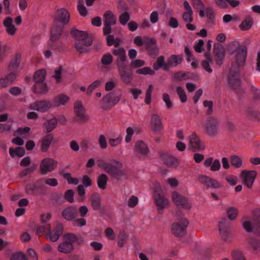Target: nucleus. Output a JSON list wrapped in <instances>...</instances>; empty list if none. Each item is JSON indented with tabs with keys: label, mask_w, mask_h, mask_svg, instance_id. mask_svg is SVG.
<instances>
[{
	"label": "nucleus",
	"mask_w": 260,
	"mask_h": 260,
	"mask_svg": "<svg viewBox=\"0 0 260 260\" xmlns=\"http://www.w3.org/2000/svg\"><path fill=\"white\" fill-rule=\"evenodd\" d=\"M108 176L105 174H100L97 178V184L99 188L104 190L107 187Z\"/></svg>",
	"instance_id": "43"
},
{
	"label": "nucleus",
	"mask_w": 260,
	"mask_h": 260,
	"mask_svg": "<svg viewBox=\"0 0 260 260\" xmlns=\"http://www.w3.org/2000/svg\"><path fill=\"white\" fill-rule=\"evenodd\" d=\"M153 199L155 204L157 207L158 212L163 213V209L169 204V201L164 195L161 186L157 184L154 189Z\"/></svg>",
	"instance_id": "2"
},
{
	"label": "nucleus",
	"mask_w": 260,
	"mask_h": 260,
	"mask_svg": "<svg viewBox=\"0 0 260 260\" xmlns=\"http://www.w3.org/2000/svg\"><path fill=\"white\" fill-rule=\"evenodd\" d=\"M213 53L216 64L218 66L222 64L225 57V51L223 46L221 44H215L214 45Z\"/></svg>",
	"instance_id": "19"
},
{
	"label": "nucleus",
	"mask_w": 260,
	"mask_h": 260,
	"mask_svg": "<svg viewBox=\"0 0 260 260\" xmlns=\"http://www.w3.org/2000/svg\"><path fill=\"white\" fill-rule=\"evenodd\" d=\"M198 180L200 183L205 184L207 189L209 187L219 188L221 187V184L217 180L206 175L200 176Z\"/></svg>",
	"instance_id": "22"
},
{
	"label": "nucleus",
	"mask_w": 260,
	"mask_h": 260,
	"mask_svg": "<svg viewBox=\"0 0 260 260\" xmlns=\"http://www.w3.org/2000/svg\"><path fill=\"white\" fill-rule=\"evenodd\" d=\"M239 46L240 43L237 41H234L230 43L228 47V50L230 54L232 55L236 52L237 50H238Z\"/></svg>",
	"instance_id": "53"
},
{
	"label": "nucleus",
	"mask_w": 260,
	"mask_h": 260,
	"mask_svg": "<svg viewBox=\"0 0 260 260\" xmlns=\"http://www.w3.org/2000/svg\"><path fill=\"white\" fill-rule=\"evenodd\" d=\"M50 229L51 226L49 224H45L44 225L39 226L37 228V234L39 236H41L46 232H48Z\"/></svg>",
	"instance_id": "56"
},
{
	"label": "nucleus",
	"mask_w": 260,
	"mask_h": 260,
	"mask_svg": "<svg viewBox=\"0 0 260 260\" xmlns=\"http://www.w3.org/2000/svg\"><path fill=\"white\" fill-rule=\"evenodd\" d=\"M57 125L56 117H54L50 119L46 120L43 124V132L46 134H49L54 129Z\"/></svg>",
	"instance_id": "30"
},
{
	"label": "nucleus",
	"mask_w": 260,
	"mask_h": 260,
	"mask_svg": "<svg viewBox=\"0 0 260 260\" xmlns=\"http://www.w3.org/2000/svg\"><path fill=\"white\" fill-rule=\"evenodd\" d=\"M113 61V57L110 53L104 54L101 59L102 64L104 66H109L112 63Z\"/></svg>",
	"instance_id": "49"
},
{
	"label": "nucleus",
	"mask_w": 260,
	"mask_h": 260,
	"mask_svg": "<svg viewBox=\"0 0 260 260\" xmlns=\"http://www.w3.org/2000/svg\"><path fill=\"white\" fill-rule=\"evenodd\" d=\"M40 187L35 184H28L25 186V192L29 195H38Z\"/></svg>",
	"instance_id": "46"
},
{
	"label": "nucleus",
	"mask_w": 260,
	"mask_h": 260,
	"mask_svg": "<svg viewBox=\"0 0 260 260\" xmlns=\"http://www.w3.org/2000/svg\"><path fill=\"white\" fill-rule=\"evenodd\" d=\"M122 141V137L121 135H119L117 138L115 139H110L109 140V143L110 145L112 147H116L121 144Z\"/></svg>",
	"instance_id": "61"
},
{
	"label": "nucleus",
	"mask_w": 260,
	"mask_h": 260,
	"mask_svg": "<svg viewBox=\"0 0 260 260\" xmlns=\"http://www.w3.org/2000/svg\"><path fill=\"white\" fill-rule=\"evenodd\" d=\"M52 107V103L48 100L37 101L30 105L29 108L41 112H45Z\"/></svg>",
	"instance_id": "14"
},
{
	"label": "nucleus",
	"mask_w": 260,
	"mask_h": 260,
	"mask_svg": "<svg viewBox=\"0 0 260 260\" xmlns=\"http://www.w3.org/2000/svg\"><path fill=\"white\" fill-rule=\"evenodd\" d=\"M63 29V25L58 24L56 22H53L51 29L50 42H56L61 35Z\"/></svg>",
	"instance_id": "25"
},
{
	"label": "nucleus",
	"mask_w": 260,
	"mask_h": 260,
	"mask_svg": "<svg viewBox=\"0 0 260 260\" xmlns=\"http://www.w3.org/2000/svg\"><path fill=\"white\" fill-rule=\"evenodd\" d=\"M78 215V208L75 206H68L61 212V216L68 221H72Z\"/></svg>",
	"instance_id": "17"
},
{
	"label": "nucleus",
	"mask_w": 260,
	"mask_h": 260,
	"mask_svg": "<svg viewBox=\"0 0 260 260\" xmlns=\"http://www.w3.org/2000/svg\"><path fill=\"white\" fill-rule=\"evenodd\" d=\"M83 241L82 237H78L74 233H66L62 237V241L58 246V251L60 253L69 254L75 250V243L81 245Z\"/></svg>",
	"instance_id": "1"
},
{
	"label": "nucleus",
	"mask_w": 260,
	"mask_h": 260,
	"mask_svg": "<svg viewBox=\"0 0 260 260\" xmlns=\"http://www.w3.org/2000/svg\"><path fill=\"white\" fill-rule=\"evenodd\" d=\"M255 222L253 224V233L260 237V209L254 211Z\"/></svg>",
	"instance_id": "37"
},
{
	"label": "nucleus",
	"mask_w": 260,
	"mask_h": 260,
	"mask_svg": "<svg viewBox=\"0 0 260 260\" xmlns=\"http://www.w3.org/2000/svg\"><path fill=\"white\" fill-rule=\"evenodd\" d=\"M233 67L230 70L228 77V84L229 87L234 90H242L241 87L242 81L240 78V71L239 69L233 70Z\"/></svg>",
	"instance_id": "5"
},
{
	"label": "nucleus",
	"mask_w": 260,
	"mask_h": 260,
	"mask_svg": "<svg viewBox=\"0 0 260 260\" xmlns=\"http://www.w3.org/2000/svg\"><path fill=\"white\" fill-rule=\"evenodd\" d=\"M204 165L206 167H210V170L213 172L219 171L221 168L220 161L218 159L213 160L212 157L206 158L204 161Z\"/></svg>",
	"instance_id": "29"
},
{
	"label": "nucleus",
	"mask_w": 260,
	"mask_h": 260,
	"mask_svg": "<svg viewBox=\"0 0 260 260\" xmlns=\"http://www.w3.org/2000/svg\"><path fill=\"white\" fill-rule=\"evenodd\" d=\"M156 41L154 38H150L145 42V48L151 56L156 55L158 53V48L156 45Z\"/></svg>",
	"instance_id": "27"
},
{
	"label": "nucleus",
	"mask_w": 260,
	"mask_h": 260,
	"mask_svg": "<svg viewBox=\"0 0 260 260\" xmlns=\"http://www.w3.org/2000/svg\"><path fill=\"white\" fill-rule=\"evenodd\" d=\"M253 23L254 21L252 17L248 16L239 25V28L242 31H246L252 27Z\"/></svg>",
	"instance_id": "39"
},
{
	"label": "nucleus",
	"mask_w": 260,
	"mask_h": 260,
	"mask_svg": "<svg viewBox=\"0 0 260 260\" xmlns=\"http://www.w3.org/2000/svg\"><path fill=\"white\" fill-rule=\"evenodd\" d=\"M250 247L255 252L260 251V240L255 238H249L247 240Z\"/></svg>",
	"instance_id": "42"
},
{
	"label": "nucleus",
	"mask_w": 260,
	"mask_h": 260,
	"mask_svg": "<svg viewBox=\"0 0 260 260\" xmlns=\"http://www.w3.org/2000/svg\"><path fill=\"white\" fill-rule=\"evenodd\" d=\"M63 231V226L62 224L58 223L52 231H51V229L48 231L46 234L47 238L53 242H56L62 234Z\"/></svg>",
	"instance_id": "20"
},
{
	"label": "nucleus",
	"mask_w": 260,
	"mask_h": 260,
	"mask_svg": "<svg viewBox=\"0 0 260 260\" xmlns=\"http://www.w3.org/2000/svg\"><path fill=\"white\" fill-rule=\"evenodd\" d=\"M128 235L124 232H120L118 236V246L119 247H122L127 241Z\"/></svg>",
	"instance_id": "50"
},
{
	"label": "nucleus",
	"mask_w": 260,
	"mask_h": 260,
	"mask_svg": "<svg viewBox=\"0 0 260 260\" xmlns=\"http://www.w3.org/2000/svg\"><path fill=\"white\" fill-rule=\"evenodd\" d=\"M176 91L181 102L185 103L187 101V96L184 89L180 86H178L176 89Z\"/></svg>",
	"instance_id": "58"
},
{
	"label": "nucleus",
	"mask_w": 260,
	"mask_h": 260,
	"mask_svg": "<svg viewBox=\"0 0 260 260\" xmlns=\"http://www.w3.org/2000/svg\"><path fill=\"white\" fill-rule=\"evenodd\" d=\"M104 24H109L114 25L117 22L116 17L114 13L110 10L107 11L104 14Z\"/></svg>",
	"instance_id": "38"
},
{
	"label": "nucleus",
	"mask_w": 260,
	"mask_h": 260,
	"mask_svg": "<svg viewBox=\"0 0 260 260\" xmlns=\"http://www.w3.org/2000/svg\"><path fill=\"white\" fill-rule=\"evenodd\" d=\"M74 111L76 116L74 119V121L84 123L89 120V117L85 114V109L81 102H77L75 103Z\"/></svg>",
	"instance_id": "9"
},
{
	"label": "nucleus",
	"mask_w": 260,
	"mask_h": 260,
	"mask_svg": "<svg viewBox=\"0 0 260 260\" xmlns=\"http://www.w3.org/2000/svg\"><path fill=\"white\" fill-rule=\"evenodd\" d=\"M88 46H85L84 45V42H79L75 44V47L77 51L80 53H86L89 52V49L87 48Z\"/></svg>",
	"instance_id": "51"
},
{
	"label": "nucleus",
	"mask_w": 260,
	"mask_h": 260,
	"mask_svg": "<svg viewBox=\"0 0 260 260\" xmlns=\"http://www.w3.org/2000/svg\"><path fill=\"white\" fill-rule=\"evenodd\" d=\"M69 99V98L66 95L59 94L54 98L52 103V107H59L60 105H64Z\"/></svg>",
	"instance_id": "41"
},
{
	"label": "nucleus",
	"mask_w": 260,
	"mask_h": 260,
	"mask_svg": "<svg viewBox=\"0 0 260 260\" xmlns=\"http://www.w3.org/2000/svg\"><path fill=\"white\" fill-rule=\"evenodd\" d=\"M17 76V72L15 71L9 72L4 77L0 78V88H5L11 85L16 80Z\"/></svg>",
	"instance_id": "23"
},
{
	"label": "nucleus",
	"mask_w": 260,
	"mask_h": 260,
	"mask_svg": "<svg viewBox=\"0 0 260 260\" xmlns=\"http://www.w3.org/2000/svg\"><path fill=\"white\" fill-rule=\"evenodd\" d=\"M46 75V70L41 69L36 71L34 76V80L35 83L44 82Z\"/></svg>",
	"instance_id": "44"
},
{
	"label": "nucleus",
	"mask_w": 260,
	"mask_h": 260,
	"mask_svg": "<svg viewBox=\"0 0 260 260\" xmlns=\"http://www.w3.org/2000/svg\"><path fill=\"white\" fill-rule=\"evenodd\" d=\"M218 122L216 118L213 117H209L205 122V131L210 137L216 136L218 132Z\"/></svg>",
	"instance_id": "11"
},
{
	"label": "nucleus",
	"mask_w": 260,
	"mask_h": 260,
	"mask_svg": "<svg viewBox=\"0 0 260 260\" xmlns=\"http://www.w3.org/2000/svg\"><path fill=\"white\" fill-rule=\"evenodd\" d=\"M117 67L122 81L126 84L130 83L133 79V76L132 72L127 70V65L124 64Z\"/></svg>",
	"instance_id": "18"
},
{
	"label": "nucleus",
	"mask_w": 260,
	"mask_h": 260,
	"mask_svg": "<svg viewBox=\"0 0 260 260\" xmlns=\"http://www.w3.org/2000/svg\"><path fill=\"white\" fill-rule=\"evenodd\" d=\"M25 153V150L23 147H18L15 149L13 148H9V153L12 157H15V156L22 157Z\"/></svg>",
	"instance_id": "45"
},
{
	"label": "nucleus",
	"mask_w": 260,
	"mask_h": 260,
	"mask_svg": "<svg viewBox=\"0 0 260 260\" xmlns=\"http://www.w3.org/2000/svg\"><path fill=\"white\" fill-rule=\"evenodd\" d=\"M222 3H219L218 7L221 9H226L228 7V3L233 7L235 8L240 5V2L237 0H222Z\"/></svg>",
	"instance_id": "47"
},
{
	"label": "nucleus",
	"mask_w": 260,
	"mask_h": 260,
	"mask_svg": "<svg viewBox=\"0 0 260 260\" xmlns=\"http://www.w3.org/2000/svg\"><path fill=\"white\" fill-rule=\"evenodd\" d=\"M203 106L205 107L208 108V109L206 112L207 115H210L213 113V103L211 101H204L203 102Z\"/></svg>",
	"instance_id": "60"
},
{
	"label": "nucleus",
	"mask_w": 260,
	"mask_h": 260,
	"mask_svg": "<svg viewBox=\"0 0 260 260\" xmlns=\"http://www.w3.org/2000/svg\"><path fill=\"white\" fill-rule=\"evenodd\" d=\"M255 170H243L240 174V177L243 179V184L251 189L257 176Z\"/></svg>",
	"instance_id": "8"
},
{
	"label": "nucleus",
	"mask_w": 260,
	"mask_h": 260,
	"mask_svg": "<svg viewBox=\"0 0 260 260\" xmlns=\"http://www.w3.org/2000/svg\"><path fill=\"white\" fill-rule=\"evenodd\" d=\"M232 255L233 260H246L244 255L240 251H233Z\"/></svg>",
	"instance_id": "64"
},
{
	"label": "nucleus",
	"mask_w": 260,
	"mask_h": 260,
	"mask_svg": "<svg viewBox=\"0 0 260 260\" xmlns=\"http://www.w3.org/2000/svg\"><path fill=\"white\" fill-rule=\"evenodd\" d=\"M230 222L226 218H222L219 222V229L222 239L225 241L231 240L230 231Z\"/></svg>",
	"instance_id": "12"
},
{
	"label": "nucleus",
	"mask_w": 260,
	"mask_h": 260,
	"mask_svg": "<svg viewBox=\"0 0 260 260\" xmlns=\"http://www.w3.org/2000/svg\"><path fill=\"white\" fill-rule=\"evenodd\" d=\"M153 88V85L152 84H150L146 90L145 103L147 105H149L151 102V93L152 92Z\"/></svg>",
	"instance_id": "59"
},
{
	"label": "nucleus",
	"mask_w": 260,
	"mask_h": 260,
	"mask_svg": "<svg viewBox=\"0 0 260 260\" xmlns=\"http://www.w3.org/2000/svg\"><path fill=\"white\" fill-rule=\"evenodd\" d=\"M134 149L137 153L142 155H146L149 152V149L147 145L141 140L138 141L136 142Z\"/></svg>",
	"instance_id": "34"
},
{
	"label": "nucleus",
	"mask_w": 260,
	"mask_h": 260,
	"mask_svg": "<svg viewBox=\"0 0 260 260\" xmlns=\"http://www.w3.org/2000/svg\"><path fill=\"white\" fill-rule=\"evenodd\" d=\"M238 210L234 207H230L227 211V214L230 220H234L238 215Z\"/></svg>",
	"instance_id": "57"
},
{
	"label": "nucleus",
	"mask_w": 260,
	"mask_h": 260,
	"mask_svg": "<svg viewBox=\"0 0 260 260\" xmlns=\"http://www.w3.org/2000/svg\"><path fill=\"white\" fill-rule=\"evenodd\" d=\"M10 260H28L24 253L17 252L12 255Z\"/></svg>",
	"instance_id": "62"
},
{
	"label": "nucleus",
	"mask_w": 260,
	"mask_h": 260,
	"mask_svg": "<svg viewBox=\"0 0 260 260\" xmlns=\"http://www.w3.org/2000/svg\"><path fill=\"white\" fill-rule=\"evenodd\" d=\"M172 200L177 206H180L183 209L189 210L191 207L187 199L176 191L172 193Z\"/></svg>",
	"instance_id": "15"
},
{
	"label": "nucleus",
	"mask_w": 260,
	"mask_h": 260,
	"mask_svg": "<svg viewBox=\"0 0 260 260\" xmlns=\"http://www.w3.org/2000/svg\"><path fill=\"white\" fill-rule=\"evenodd\" d=\"M70 20V14L67 10L61 8L56 10L54 22H56L57 24L60 23V25L64 26L69 23Z\"/></svg>",
	"instance_id": "13"
},
{
	"label": "nucleus",
	"mask_w": 260,
	"mask_h": 260,
	"mask_svg": "<svg viewBox=\"0 0 260 260\" xmlns=\"http://www.w3.org/2000/svg\"><path fill=\"white\" fill-rule=\"evenodd\" d=\"M153 68L155 71H157L160 68H162L164 71L169 70L168 62L167 63L165 62V56L162 55L157 58L156 62L153 64Z\"/></svg>",
	"instance_id": "35"
},
{
	"label": "nucleus",
	"mask_w": 260,
	"mask_h": 260,
	"mask_svg": "<svg viewBox=\"0 0 260 260\" xmlns=\"http://www.w3.org/2000/svg\"><path fill=\"white\" fill-rule=\"evenodd\" d=\"M112 54L116 57L115 63L117 67L126 64L125 62L127 60L125 50L123 47L114 48L112 50Z\"/></svg>",
	"instance_id": "16"
},
{
	"label": "nucleus",
	"mask_w": 260,
	"mask_h": 260,
	"mask_svg": "<svg viewBox=\"0 0 260 260\" xmlns=\"http://www.w3.org/2000/svg\"><path fill=\"white\" fill-rule=\"evenodd\" d=\"M57 161L51 158L43 159L40 165V169L42 174H46L51 172L57 167Z\"/></svg>",
	"instance_id": "10"
},
{
	"label": "nucleus",
	"mask_w": 260,
	"mask_h": 260,
	"mask_svg": "<svg viewBox=\"0 0 260 260\" xmlns=\"http://www.w3.org/2000/svg\"><path fill=\"white\" fill-rule=\"evenodd\" d=\"M150 127L154 132H159L162 128L161 119L157 114H153L151 117Z\"/></svg>",
	"instance_id": "32"
},
{
	"label": "nucleus",
	"mask_w": 260,
	"mask_h": 260,
	"mask_svg": "<svg viewBox=\"0 0 260 260\" xmlns=\"http://www.w3.org/2000/svg\"><path fill=\"white\" fill-rule=\"evenodd\" d=\"M54 138V135L52 134H48L44 136L41 142V150L42 152H46L48 151Z\"/></svg>",
	"instance_id": "28"
},
{
	"label": "nucleus",
	"mask_w": 260,
	"mask_h": 260,
	"mask_svg": "<svg viewBox=\"0 0 260 260\" xmlns=\"http://www.w3.org/2000/svg\"><path fill=\"white\" fill-rule=\"evenodd\" d=\"M183 60V58L181 55H171L167 60L169 69L172 67L177 66L178 64L181 63Z\"/></svg>",
	"instance_id": "36"
},
{
	"label": "nucleus",
	"mask_w": 260,
	"mask_h": 260,
	"mask_svg": "<svg viewBox=\"0 0 260 260\" xmlns=\"http://www.w3.org/2000/svg\"><path fill=\"white\" fill-rule=\"evenodd\" d=\"M74 192L72 189L67 190L64 193V199L69 203H73L74 202Z\"/></svg>",
	"instance_id": "54"
},
{
	"label": "nucleus",
	"mask_w": 260,
	"mask_h": 260,
	"mask_svg": "<svg viewBox=\"0 0 260 260\" xmlns=\"http://www.w3.org/2000/svg\"><path fill=\"white\" fill-rule=\"evenodd\" d=\"M73 223L74 225L82 227L86 224V220L84 218H76L73 220Z\"/></svg>",
	"instance_id": "63"
},
{
	"label": "nucleus",
	"mask_w": 260,
	"mask_h": 260,
	"mask_svg": "<svg viewBox=\"0 0 260 260\" xmlns=\"http://www.w3.org/2000/svg\"><path fill=\"white\" fill-rule=\"evenodd\" d=\"M230 161L231 165L236 168H239L242 166V161L241 158L236 155H232L230 156Z\"/></svg>",
	"instance_id": "48"
},
{
	"label": "nucleus",
	"mask_w": 260,
	"mask_h": 260,
	"mask_svg": "<svg viewBox=\"0 0 260 260\" xmlns=\"http://www.w3.org/2000/svg\"><path fill=\"white\" fill-rule=\"evenodd\" d=\"M130 19V14L128 12H124L120 15L119 21L122 25H125Z\"/></svg>",
	"instance_id": "52"
},
{
	"label": "nucleus",
	"mask_w": 260,
	"mask_h": 260,
	"mask_svg": "<svg viewBox=\"0 0 260 260\" xmlns=\"http://www.w3.org/2000/svg\"><path fill=\"white\" fill-rule=\"evenodd\" d=\"M113 162L117 165L115 166L111 163L106 172L118 181L126 178V173L125 171L122 169V164L116 160H113Z\"/></svg>",
	"instance_id": "4"
},
{
	"label": "nucleus",
	"mask_w": 260,
	"mask_h": 260,
	"mask_svg": "<svg viewBox=\"0 0 260 260\" xmlns=\"http://www.w3.org/2000/svg\"><path fill=\"white\" fill-rule=\"evenodd\" d=\"M90 206L93 210H99L102 206V199L98 193H93L89 199Z\"/></svg>",
	"instance_id": "31"
},
{
	"label": "nucleus",
	"mask_w": 260,
	"mask_h": 260,
	"mask_svg": "<svg viewBox=\"0 0 260 260\" xmlns=\"http://www.w3.org/2000/svg\"><path fill=\"white\" fill-rule=\"evenodd\" d=\"M121 95L120 91L109 92L102 99L101 106L102 109L105 111L110 110L119 102Z\"/></svg>",
	"instance_id": "3"
},
{
	"label": "nucleus",
	"mask_w": 260,
	"mask_h": 260,
	"mask_svg": "<svg viewBox=\"0 0 260 260\" xmlns=\"http://www.w3.org/2000/svg\"><path fill=\"white\" fill-rule=\"evenodd\" d=\"M160 157L164 163L168 166L177 167L179 161L178 159L168 153L159 152Z\"/></svg>",
	"instance_id": "26"
},
{
	"label": "nucleus",
	"mask_w": 260,
	"mask_h": 260,
	"mask_svg": "<svg viewBox=\"0 0 260 260\" xmlns=\"http://www.w3.org/2000/svg\"><path fill=\"white\" fill-rule=\"evenodd\" d=\"M71 35L76 40L84 42V45L85 46H90L92 44V36H89L86 31L79 30L76 28H73L71 30Z\"/></svg>",
	"instance_id": "7"
},
{
	"label": "nucleus",
	"mask_w": 260,
	"mask_h": 260,
	"mask_svg": "<svg viewBox=\"0 0 260 260\" xmlns=\"http://www.w3.org/2000/svg\"><path fill=\"white\" fill-rule=\"evenodd\" d=\"M136 73L138 74L141 75H153L155 72L153 71L151 68L147 67L143 68H141L136 70Z\"/></svg>",
	"instance_id": "55"
},
{
	"label": "nucleus",
	"mask_w": 260,
	"mask_h": 260,
	"mask_svg": "<svg viewBox=\"0 0 260 260\" xmlns=\"http://www.w3.org/2000/svg\"><path fill=\"white\" fill-rule=\"evenodd\" d=\"M247 53V49L245 46L239 48L235 56V62L238 66L237 69L243 66L245 63Z\"/></svg>",
	"instance_id": "24"
},
{
	"label": "nucleus",
	"mask_w": 260,
	"mask_h": 260,
	"mask_svg": "<svg viewBox=\"0 0 260 260\" xmlns=\"http://www.w3.org/2000/svg\"><path fill=\"white\" fill-rule=\"evenodd\" d=\"M188 223L186 218H182L178 222L173 223L171 228L172 234L176 237H183L186 234Z\"/></svg>",
	"instance_id": "6"
},
{
	"label": "nucleus",
	"mask_w": 260,
	"mask_h": 260,
	"mask_svg": "<svg viewBox=\"0 0 260 260\" xmlns=\"http://www.w3.org/2000/svg\"><path fill=\"white\" fill-rule=\"evenodd\" d=\"M32 88L34 92L37 94L46 93L48 90L47 85L44 82L35 83Z\"/></svg>",
	"instance_id": "40"
},
{
	"label": "nucleus",
	"mask_w": 260,
	"mask_h": 260,
	"mask_svg": "<svg viewBox=\"0 0 260 260\" xmlns=\"http://www.w3.org/2000/svg\"><path fill=\"white\" fill-rule=\"evenodd\" d=\"M21 56L20 54L16 53L15 54L8 67V70L9 72L15 71L17 72V70L21 62Z\"/></svg>",
	"instance_id": "33"
},
{
	"label": "nucleus",
	"mask_w": 260,
	"mask_h": 260,
	"mask_svg": "<svg viewBox=\"0 0 260 260\" xmlns=\"http://www.w3.org/2000/svg\"><path fill=\"white\" fill-rule=\"evenodd\" d=\"M188 146L193 151L203 150L205 149L201 140L195 133H192L189 137Z\"/></svg>",
	"instance_id": "21"
}]
</instances>
